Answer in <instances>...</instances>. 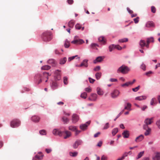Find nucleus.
<instances>
[{
  "label": "nucleus",
  "mask_w": 160,
  "mask_h": 160,
  "mask_svg": "<svg viewBox=\"0 0 160 160\" xmlns=\"http://www.w3.org/2000/svg\"><path fill=\"white\" fill-rule=\"evenodd\" d=\"M50 74H49L48 73L46 72H43V76L41 75L38 74H37L35 77V79L38 80V84L40 83L42 80H44V78H46L47 79L45 80V82H47L48 80V76H50Z\"/></svg>",
  "instance_id": "obj_1"
},
{
  "label": "nucleus",
  "mask_w": 160,
  "mask_h": 160,
  "mask_svg": "<svg viewBox=\"0 0 160 160\" xmlns=\"http://www.w3.org/2000/svg\"><path fill=\"white\" fill-rule=\"evenodd\" d=\"M42 38L45 42L49 41L52 39L51 32L48 31L44 32L42 34Z\"/></svg>",
  "instance_id": "obj_2"
},
{
  "label": "nucleus",
  "mask_w": 160,
  "mask_h": 160,
  "mask_svg": "<svg viewBox=\"0 0 160 160\" xmlns=\"http://www.w3.org/2000/svg\"><path fill=\"white\" fill-rule=\"evenodd\" d=\"M129 70L130 69L128 67L122 65L118 68L117 70V72H121L123 74H125L128 73Z\"/></svg>",
  "instance_id": "obj_3"
},
{
  "label": "nucleus",
  "mask_w": 160,
  "mask_h": 160,
  "mask_svg": "<svg viewBox=\"0 0 160 160\" xmlns=\"http://www.w3.org/2000/svg\"><path fill=\"white\" fill-rule=\"evenodd\" d=\"M153 119V118H147L144 121L145 124L143 125V128L144 129H147L148 127V125L151 124L153 122L152 121Z\"/></svg>",
  "instance_id": "obj_4"
},
{
  "label": "nucleus",
  "mask_w": 160,
  "mask_h": 160,
  "mask_svg": "<svg viewBox=\"0 0 160 160\" xmlns=\"http://www.w3.org/2000/svg\"><path fill=\"white\" fill-rule=\"evenodd\" d=\"M20 124V121L18 119H15L11 122L10 125L12 128H16L18 127Z\"/></svg>",
  "instance_id": "obj_5"
},
{
  "label": "nucleus",
  "mask_w": 160,
  "mask_h": 160,
  "mask_svg": "<svg viewBox=\"0 0 160 160\" xmlns=\"http://www.w3.org/2000/svg\"><path fill=\"white\" fill-rule=\"evenodd\" d=\"M120 93V92L119 90L117 89H115L112 92L110 95L112 98H115L119 96Z\"/></svg>",
  "instance_id": "obj_6"
},
{
  "label": "nucleus",
  "mask_w": 160,
  "mask_h": 160,
  "mask_svg": "<svg viewBox=\"0 0 160 160\" xmlns=\"http://www.w3.org/2000/svg\"><path fill=\"white\" fill-rule=\"evenodd\" d=\"M75 37L74 40L71 42V43L75 44H81L84 43V41L81 39H77Z\"/></svg>",
  "instance_id": "obj_7"
},
{
  "label": "nucleus",
  "mask_w": 160,
  "mask_h": 160,
  "mask_svg": "<svg viewBox=\"0 0 160 160\" xmlns=\"http://www.w3.org/2000/svg\"><path fill=\"white\" fill-rule=\"evenodd\" d=\"M62 132V136L63 135L64 138L67 139L70 137L71 136V132L67 130H65Z\"/></svg>",
  "instance_id": "obj_8"
},
{
  "label": "nucleus",
  "mask_w": 160,
  "mask_h": 160,
  "mask_svg": "<svg viewBox=\"0 0 160 160\" xmlns=\"http://www.w3.org/2000/svg\"><path fill=\"white\" fill-rule=\"evenodd\" d=\"M60 71L57 70L55 71L54 79L56 81H58L61 79V75L60 73Z\"/></svg>",
  "instance_id": "obj_9"
},
{
  "label": "nucleus",
  "mask_w": 160,
  "mask_h": 160,
  "mask_svg": "<svg viewBox=\"0 0 160 160\" xmlns=\"http://www.w3.org/2000/svg\"><path fill=\"white\" fill-rule=\"evenodd\" d=\"M98 95L96 93H91L90 96L88 98V100L92 101H96Z\"/></svg>",
  "instance_id": "obj_10"
},
{
  "label": "nucleus",
  "mask_w": 160,
  "mask_h": 160,
  "mask_svg": "<svg viewBox=\"0 0 160 160\" xmlns=\"http://www.w3.org/2000/svg\"><path fill=\"white\" fill-rule=\"evenodd\" d=\"M43 155L41 152H39L33 158L32 160H42L43 158Z\"/></svg>",
  "instance_id": "obj_11"
},
{
  "label": "nucleus",
  "mask_w": 160,
  "mask_h": 160,
  "mask_svg": "<svg viewBox=\"0 0 160 160\" xmlns=\"http://www.w3.org/2000/svg\"><path fill=\"white\" fill-rule=\"evenodd\" d=\"M83 143L82 141L81 140H78L76 141L73 145V148L74 149L78 148V146L82 144Z\"/></svg>",
  "instance_id": "obj_12"
},
{
  "label": "nucleus",
  "mask_w": 160,
  "mask_h": 160,
  "mask_svg": "<svg viewBox=\"0 0 160 160\" xmlns=\"http://www.w3.org/2000/svg\"><path fill=\"white\" fill-rule=\"evenodd\" d=\"M79 118L78 116L76 114H73L72 116V121L73 123H76L79 120Z\"/></svg>",
  "instance_id": "obj_13"
},
{
  "label": "nucleus",
  "mask_w": 160,
  "mask_h": 160,
  "mask_svg": "<svg viewBox=\"0 0 160 160\" xmlns=\"http://www.w3.org/2000/svg\"><path fill=\"white\" fill-rule=\"evenodd\" d=\"M88 60L86 59L84 60L80 65L78 66L76 65V66L78 67H87L88 66Z\"/></svg>",
  "instance_id": "obj_14"
},
{
  "label": "nucleus",
  "mask_w": 160,
  "mask_h": 160,
  "mask_svg": "<svg viewBox=\"0 0 160 160\" xmlns=\"http://www.w3.org/2000/svg\"><path fill=\"white\" fill-rule=\"evenodd\" d=\"M135 81L136 80L135 79H133L132 82H129L122 84L121 86L124 88L128 87L129 85H132L134 83V82H135Z\"/></svg>",
  "instance_id": "obj_15"
},
{
  "label": "nucleus",
  "mask_w": 160,
  "mask_h": 160,
  "mask_svg": "<svg viewBox=\"0 0 160 160\" xmlns=\"http://www.w3.org/2000/svg\"><path fill=\"white\" fill-rule=\"evenodd\" d=\"M48 62V63L51 64L53 67H55L57 64L56 62L52 59H49Z\"/></svg>",
  "instance_id": "obj_16"
},
{
  "label": "nucleus",
  "mask_w": 160,
  "mask_h": 160,
  "mask_svg": "<svg viewBox=\"0 0 160 160\" xmlns=\"http://www.w3.org/2000/svg\"><path fill=\"white\" fill-rule=\"evenodd\" d=\"M104 58L102 57L99 56L97 57L96 59L93 61V63L96 64L98 62H101L103 59Z\"/></svg>",
  "instance_id": "obj_17"
},
{
  "label": "nucleus",
  "mask_w": 160,
  "mask_h": 160,
  "mask_svg": "<svg viewBox=\"0 0 160 160\" xmlns=\"http://www.w3.org/2000/svg\"><path fill=\"white\" fill-rule=\"evenodd\" d=\"M52 133L54 135H58L60 136H62V132L56 129L53 130Z\"/></svg>",
  "instance_id": "obj_18"
},
{
  "label": "nucleus",
  "mask_w": 160,
  "mask_h": 160,
  "mask_svg": "<svg viewBox=\"0 0 160 160\" xmlns=\"http://www.w3.org/2000/svg\"><path fill=\"white\" fill-rule=\"evenodd\" d=\"M123 137L124 138H128L129 136V131L125 130L122 133Z\"/></svg>",
  "instance_id": "obj_19"
},
{
  "label": "nucleus",
  "mask_w": 160,
  "mask_h": 160,
  "mask_svg": "<svg viewBox=\"0 0 160 160\" xmlns=\"http://www.w3.org/2000/svg\"><path fill=\"white\" fill-rule=\"evenodd\" d=\"M153 160H160V152H157L155 156L153 158Z\"/></svg>",
  "instance_id": "obj_20"
},
{
  "label": "nucleus",
  "mask_w": 160,
  "mask_h": 160,
  "mask_svg": "<svg viewBox=\"0 0 160 160\" xmlns=\"http://www.w3.org/2000/svg\"><path fill=\"white\" fill-rule=\"evenodd\" d=\"M154 26V24L152 21H148L146 24V27L147 28Z\"/></svg>",
  "instance_id": "obj_21"
},
{
  "label": "nucleus",
  "mask_w": 160,
  "mask_h": 160,
  "mask_svg": "<svg viewBox=\"0 0 160 160\" xmlns=\"http://www.w3.org/2000/svg\"><path fill=\"white\" fill-rule=\"evenodd\" d=\"M147 98V97L145 96H142L139 97H136L135 99L136 100L141 101Z\"/></svg>",
  "instance_id": "obj_22"
},
{
  "label": "nucleus",
  "mask_w": 160,
  "mask_h": 160,
  "mask_svg": "<svg viewBox=\"0 0 160 160\" xmlns=\"http://www.w3.org/2000/svg\"><path fill=\"white\" fill-rule=\"evenodd\" d=\"M98 40L99 42L101 43L105 44L106 42V39L103 36H101L98 38Z\"/></svg>",
  "instance_id": "obj_23"
},
{
  "label": "nucleus",
  "mask_w": 160,
  "mask_h": 160,
  "mask_svg": "<svg viewBox=\"0 0 160 160\" xmlns=\"http://www.w3.org/2000/svg\"><path fill=\"white\" fill-rule=\"evenodd\" d=\"M39 118L36 116H33L31 118L32 120L35 122H39Z\"/></svg>",
  "instance_id": "obj_24"
},
{
  "label": "nucleus",
  "mask_w": 160,
  "mask_h": 160,
  "mask_svg": "<svg viewBox=\"0 0 160 160\" xmlns=\"http://www.w3.org/2000/svg\"><path fill=\"white\" fill-rule=\"evenodd\" d=\"M97 93L99 95H102L104 94L103 91L99 88H97Z\"/></svg>",
  "instance_id": "obj_25"
},
{
  "label": "nucleus",
  "mask_w": 160,
  "mask_h": 160,
  "mask_svg": "<svg viewBox=\"0 0 160 160\" xmlns=\"http://www.w3.org/2000/svg\"><path fill=\"white\" fill-rule=\"evenodd\" d=\"M139 45L143 49L146 45L145 41L143 40H141L139 42Z\"/></svg>",
  "instance_id": "obj_26"
},
{
  "label": "nucleus",
  "mask_w": 160,
  "mask_h": 160,
  "mask_svg": "<svg viewBox=\"0 0 160 160\" xmlns=\"http://www.w3.org/2000/svg\"><path fill=\"white\" fill-rule=\"evenodd\" d=\"M144 136L142 135H141L138 137H137L135 139V141L136 142H138L142 141L143 138Z\"/></svg>",
  "instance_id": "obj_27"
},
{
  "label": "nucleus",
  "mask_w": 160,
  "mask_h": 160,
  "mask_svg": "<svg viewBox=\"0 0 160 160\" xmlns=\"http://www.w3.org/2000/svg\"><path fill=\"white\" fill-rule=\"evenodd\" d=\"M74 24V21L73 20H71L68 22V25L69 27L72 28L73 27Z\"/></svg>",
  "instance_id": "obj_28"
},
{
  "label": "nucleus",
  "mask_w": 160,
  "mask_h": 160,
  "mask_svg": "<svg viewBox=\"0 0 160 160\" xmlns=\"http://www.w3.org/2000/svg\"><path fill=\"white\" fill-rule=\"evenodd\" d=\"M62 119V121L64 124H67L69 122V119L65 117H63Z\"/></svg>",
  "instance_id": "obj_29"
},
{
  "label": "nucleus",
  "mask_w": 160,
  "mask_h": 160,
  "mask_svg": "<svg viewBox=\"0 0 160 160\" xmlns=\"http://www.w3.org/2000/svg\"><path fill=\"white\" fill-rule=\"evenodd\" d=\"M70 45V43L69 41L68 40L66 39L65 41L64 46L65 48H68Z\"/></svg>",
  "instance_id": "obj_30"
},
{
  "label": "nucleus",
  "mask_w": 160,
  "mask_h": 160,
  "mask_svg": "<svg viewBox=\"0 0 160 160\" xmlns=\"http://www.w3.org/2000/svg\"><path fill=\"white\" fill-rule=\"evenodd\" d=\"M67 61V58L64 57L62 58H61L60 60L59 63L60 64H64Z\"/></svg>",
  "instance_id": "obj_31"
},
{
  "label": "nucleus",
  "mask_w": 160,
  "mask_h": 160,
  "mask_svg": "<svg viewBox=\"0 0 160 160\" xmlns=\"http://www.w3.org/2000/svg\"><path fill=\"white\" fill-rule=\"evenodd\" d=\"M145 130L146 131L144 133V134L145 136H148L150 133L151 131V129L150 128L148 127L147 129Z\"/></svg>",
  "instance_id": "obj_32"
},
{
  "label": "nucleus",
  "mask_w": 160,
  "mask_h": 160,
  "mask_svg": "<svg viewBox=\"0 0 160 160\" xmlns=\"http://www.w3.org/2000/svg\"><path fill=\"white\" fill-rule=\"evenodd\" d=\"M77 128V127L76 126H74L71 125L68 127L69 130L72 131H75Z\"/></svg>",
  "instance_id": "obj_33"
},
{
  "label": "nucleus",
  "mask_w": 160,
  "mask_h": 160,
  "mask_svg": "<svg viewBox=\"0 0 160 160\" xmlns=\"http://www.w3.org/2000/svg\"><path fill=\"white\" fill-rule=\"evenodd\" d=\"M87 127H88L87 125L86 124H83L81 125L80 126V128L82 130H84L87 128Z\"/></svg>",
  "instance_id": "obj_34"
},
{
  "label": "nucleus",
  "mask_w": 160,
  "mask_h": 160,
  "mask_svg": "<svg viewBox=\"0 0 160 160\" xmlns=\"http://www.w3.org/2000/svg\"><path fill=\"white\" fill-rule=\"evenodd\" d=\"M58 87V85L57 83L54 81H53L52 82V87L53 89H56Z\"/></svg>",
  "instance_id": "obj_35"
},
{
  "label": "nucleus",
  "mask_w": 160,
  "mask_h": 160,
  "mask_svg": "<svg viewBox=\"0 0 160 160\" xmlns=\"http://www.w3.org/2000/svg\"><path fill=\"white\" fill-rule=\"evenodd\" d=\"M131 107V105L130 103H127V105L125 107L124 109H127L130 111L131 110L130 108Z\"/></svg>",
  "instance_id": "obj_36"
},
{
  "label": "nucleus",
  "mask_w": 160,
  "mask_h": 160,
  "mask_svg": "<svg viewBox=\"0 0 160 160\" xmlns=\"http://www.w3.org/2000/svg\"><path fill=\"white\" fill-rule=\"evenodd\" d=\"M50 67L48 65H45L42 66L41 68L42 70H48L50 68Z\"/></svg>",
  "instance_id": "obj_37"
},
{
  "label": "nucleus",
  "mask_w": 160,
  "mask_h": 160,
  "mask_svg": "<svg viewBox=\"0 0 160 160\" xmlns=\"http://www.w3.org/2000/svg\"><path fill=\"white\" fill-rule=\"evenodd\" d=\"M101 75H102V73H101V72H97L95 74V75L96 78L97 80L99 79L100 78V77H101Z\"/></svg>",
  "instance_id": "obj_38"
},
{
  "label": "nucleus",
  "mask_w": 160,
  "mask_h": 160,
  "mask_svg": "<svg viewBox=\"0 0 160 160\" xmlns=\"http://www.w3.org/2000/svg\"><path fill=\"white\" fill-rule=\"evenodd\" d=\"M78 154V152H69V155L70 156L75 157Z\"/></svg>",
  "instance_id": "obj_39"
},
{
  "label": "nucleus",
  "mask_w": 160,
  "mask_h": 160,
  "mask_svg": "<svg viewBox=\"0 0 160 160\" xmlns=\"http://www.w3.org/2000/svg\"><path fill=\"white\" fill-rule=\"evenodd\" d=\"M109 50L110 52H112L115 48V45L112 44L110 45L109 47Z\"/></svg>",
  "instance_id": "obj_40"
},
{
  "label": "nucleus",
  "mask_w": 160,
  "mask_h": 160,
  "mask_svg": "<svg viewBox=\"0 0 160 160\" xmlns=\"http://www.w3.org/2000/svg\"><path fill=\"white\" fill-rule=\"evenodd\" d=\"M87 96V94L86 92H84L82 93L81 95V97L83 98H86Z\"/></svg>",
  "instance_id": "obj_41"
},
{
  "label": "nucleus",
  "mask_w": 160,
  "mask_h": 160,
  "mask_svg": "<svg viewBox=\"0 0 160 160\" xmlns=\"http://www.w3.org/2000/svg\"><path fill=\"white\" fill-rule=\"evenodd\" d=\"M118 132V129L117 128H115L113 129L112 131V133L113 136H114Z\"/></svg>",
  "instance_id": "obj_42"
},
{
  "label": "nucleus",
  "mask_w": 160,
  "mask_h": 160,
  "mask_svg": "<svg viewBox=\"0 0 160 160\" xmlns=\"http://www.w3.org/2000/svg\"><path fill=\"white\" fill-rule=\"evenodd\" d=\"M144 153V151H142V152H139L138 155V157L137 158V159H138L140 158H141L142 157V156L143 155Z\"/></svg>",
  "instance_id": "obj_43"
},
{
  "label": "nucleus",
  "mask_w": 160,
  "mask_h": 160,
  "mask_svg": "<svg viewBox=\"0 0 160 160\" xmlns=\"http://www.w3.org/2000/svg\"><path fill=\"white\" fill-rule=\"evenodd\" d=\"M39 133L41 135H46V131L44 130H41L39 131Z\"/></svg>",
  "instance_id": "obj_44"
},
{
  "label": "nucleus",
  "mask_w": 160,
  "mask_h": 160,
  "mask_svg": "<svg viewBox=\"0 0 160 160\" xmlns=\"http://www.w3.org/2000/svg\"><path fill=\"white\" fill-rule=\"evenodd\" d=\"M128 41V39L127 38H125L121 39H120L118 41L120 42H127Z\"/></svg>",
  "instance_id": "obj_45"
},
{
  "label": "nucleus",
  "mask_w": 160,
  "mask_h": 160,
  "mask_svg": "<svg viewBox=\"0 0 160 160\" xmlns=\"http://www.w3.org/2000/svg\"><path fill=\"white\" fill-rule=\"evenodd\" d=\"M85 90L88 92H90L92 91V88L90 87H88L87 88H86L85 89Z\"/></svg>",
  "instance_id": "obj_46"
},
{
  "label": "nucleus",
  "mask_w": 160,
  "mask_h": 160,
  "mask_svg": "<svg viewBox=\"0 0 160 160\" xmlns=\"http://www.w3.org/2000/svg\"><path fill=\"white\" fill-rule=\"evenodd\" d=\"M78 55H76L75 56H72L71 57H69L68 58V61L70 62L72 60L74 59L76 57H78Z\"/></svg>",
  "instance_id": "obj_47"
},
{
  "label": "nucleus",
  "mask_w": 160,
  "mask_h": 160,
  "mask_svg": "<svg viewBox=\"0 0 160 160\" xmlns=\"http://www.w3.org/2000/svg\"><path fill=\"white\" fill-rule=\"evenodd\" d=\"M63 82L65 84L67 85L68 83V78L66 77H64L63 78Z\"/></svg>",
  "instance_id": "obj_48"
},
{
  "label": "nucleus",
  "mask_w": 160,
  "mask_h": 160,
  "mask_svg": "<svg viewBox=\"0 0 160 160\" xmlns=\"http://www.w3.org/2000/svg\"><path fill=\"white\" fill-rule=\"evenodd\" d=\"M140 86H138V87H136L135 88H132V90L135 92L137 91L140 88Z\"/></svg>",
  "instance_id": "obj_49"
},
{
  "label": "nucleus",
  "mask_w": 160,
  "mask_h": 160,
  "mask_svg": "<svg viewBox=\"0 0 160 160\" xmlns=\"http://www.w3.org/2000/svg\"><path fill=\"white\" fill-rule=\"evenodd\" d=\"M75 28L76 29H80L81 28V25L79 24H77L76 25Z\"/></svg>",
  "instance_id": "obj_50"
},
{
  "label": "nucleus",
  "mask_w": 160,
  "mask_h": 160,
  "mask_svg": "<svg viewBox=\"0 0 160 160\" xmlns=\"http://www.w3.org/2000/svg\"><path fill=\"white\" fill-rule=\"evenodd\" d=\"M128 153H127V152H125L123 154V155L121 157V158L123 160L125 157H127L128 156Z\"/></svg>",
  "instance_id": "obj_51"
},
{
  "label": "nucleus",
  "mask_w": 160,
  "mask_h": 160,
  "mask_svg": "<svg viewBox=\"0 0 160 160\" xmlns=\"http://www.w3.org/2000/svg\"><path fill=\"white\" fill-rule=\"evenodd\" d=\"M151 12H153V13H155L156 12V9L155 8V7H154L153 6H152L151 8Z\"/></svg>",
  "instance_id": "obj_52"
},
{
  "label": "nucleus",
  "mask_w": 160,
  "mask_h": 160,
  "mask_svg": "<svg viewBox=\"0 0 160 160\" xmlns=\"http://www.w3.org/2000/svg\"><path fill=\"white\" fill-rule=\"evenodd\" d=\"M155 100V98H152L150 104L152 105H153L154 104H155L154 102Z\"/></svg>",
  "instance_id": "obj_53"
},
{
  "label": "nucleus",
  "mask_w": 160,
  "mask_h": 160,
  "mask_svg": "<svg viewBox=\"0 0 160 160\" xmlns=\"http://www.w3.org/2000/svg\"><path fill=\"white\" fill-rule=\"evenodd\" d=\"M148 39H149L150 43L151 42H154V38L152 37H150V38H147V40H148Z\"/></svg>",
  "instance_id": "obj_54"
},
{
  "label": "nucleus",
  "mask_w": 160,
  "mask_h": 160,
  "mask_svg": "<svg viewBox=\"0 0 160 160\" xmlns=\"http://www.w3.org/2000/svg\"><path fill=\"white\" fill-rule=\"evenodd\" d=\"M100 69V67L99 66H98L96 67L94 69V71H99Z\"/></svg>",
  "instance_id": "obj_55"
},
{
  "label": "nucleus",
  "mask_w": 160,
  "mask_h": 160,
  "mask_svg": "<svg viewBox=\"0 0 160 160\" xmlns=\"http://www.w3.org/2000/svg\"><path fill=\"white\" fill-rule=\"evenodd\" d=\"M115 48L118 50H121L122 49V48L119 45H115Z\"/></svg>",
  "instance_id": "obj_56"
},
{
  "label": "nucleus",
  "mask_w": 160,
  "mask_h": 160,
  "mask_svg": "<svg viewBox=\"0 0 160 160\" xmlns=\"http://www.w3.org/2000/svg\"><path fill=\"white\" fill-rule=\"evenodd\" d=\"M89 81L90 83H93L95 82V80L91 78H88Z\"/></svg>",
  "instance_id": "obj_57"
},
{
  "label": "nucleus",
  "mask_w": 160,
  "mask_h": 160,
  "mask_svg": "<svg viewBox=\"0 0 160 160\" xmlns=\"http://www.w3.org/2000/svg\"><path fill=\"white\" fill-rule=\"evenodd\" d=\"M150 43V42L149 41V39H148V40H147V44H146L145 46L147 48H149V44Z\"/></svg>",
  "instance_id": "obj_58"
},
{
  "label": "nucleus",
  "mask_w": 160,
  "mask_h": 160,
  "mask_svg": "<svg viewBox=\"0 0 160 160\" xmlns=\"http://www.w3.org/2000/svg\"><path fill=\"white\" fill-rule=\"evenodd\" d=\"M109 127V123L108 122L107 123L105 126H104L103 129H106L108 128Z\"/></svg>",
  "instance_id": "obj_59"
},
{
  "label": "nucleus",
  "mask_w": 160,
  "mask_h": 160,
  "mask_svg": "<svg viewBox=\"0 0 160 160\" xmlns=\"http://www.w3.org/2000/svg\"><path fill=\"white\" fill-rule=\"evenodd\" d=\"M141 69H143V70H146L145 65L143 64H142L141 66Z\"/></svg>",
  "instance_id": "obj_60"
},
{
  "label": "nucleus",
  "mask_w": 160,
  "mask_h": 160,
  "mask_svg": "<svg viewBox=\"0 0 160 160\" xmlns=\"http://www.w3.org/2000/svg\"><path fill=\"white\" fill-rule=\"evenodd\" d=\"M139 18L138 17L134 19L133 20L135 23H137L139 21Z\"/></svg>",
  "instance_id": "obj_61"
},
{
  "label": "nucleus",
  "mask_w": 160,
  "mask_h": 160,
  "mask_svg": "<svg viewBox=\"0 0 160 160\" xmlns=\"http://www.w3.org/2000/svg\"><path fill=\"white\" fill-rule=\"evenodd\" d=\"M52 151V150L51 149L46 148L45 149V151L48 153H50Z\"/></svg>",
  "instance_id": "obj_62"
},
{
  "label": "nucleus",
  "mask_w": 160,
  "mask_h": 160,
  "mask_svg": "<svg viewBox=\"0 0 160 160\" xmlns=\"http://www.w3.org/2000/svg\"><path fill=\"white\" fill-rule=\"evenodd\" d=\"M102 142L101 141H100L97 145V146L99 147H100L101 146L102 144Z\"/></svg>",
  "instance_id": "obj_63"
},
{
  "label": "nucleus",
  "mask_w": 160,
  "mask_h": 160,
  "mask_svg": "<svg viewBox=\"0 0 160 160\" xmlns=\"http://www.w3.org/2000/svg\"><path fill=\"white\" fill-rule=\"evenodd\" d=\"M156 124L158 126V127L160 128V120H158L156 122Z\"/></svg>",
  "instance_id": "obj_64"
}]
</instances>
